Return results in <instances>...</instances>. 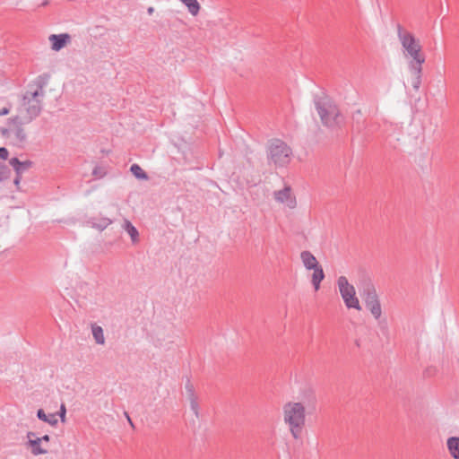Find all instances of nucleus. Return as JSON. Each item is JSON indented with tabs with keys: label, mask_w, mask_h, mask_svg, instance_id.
I'll list each match as a JSON object with an SVG mask.
<instances>
[{
	"label": "nucleus",
	"mask_w": 459,
	"mask_h": 459,
	"mask_svg": "<svg viewBox=\"0 0 459 459\" xmlns=\"http://www.w3.org/2000/svg\"><path fill=\"white\" fill-rule=\"evenodd\" d=\"M315 106L325 126L333 129L343 126L344 117L330 98L327 96L316 98Z\"/></svg>",
	"instance_id": "1"
},
{
	"label": "nucleus",
	"mask_w": 459,
	"mask_h": 459,
	"mask_svg": "<svg viewBox=\"0 0 459 459\" xmlns=\"http://www.w3.org/2000/svg\"><path fill=\"white\" fill-rule=\"evenodd\" d=\"M284 421L295 439L301 437L306 421V409L301 403L289 402L283 406Z\"/></svg>",
	"instance_id": "2"
},
{
	"label": "nucleus",
	"mask_w": 459,
	"mask_h": 459,
	"mask_svg": "<svg viewBox=\"0 0 459 459\" xmlns=\"http://www.w3.org/2000/svg\"><path fill=\"white\" fill-rule=\"evenodd\" d=\"M292 150L282 140L273 139L268 146L267 157L275 166H287L291 160Z\"/></svg>",
	"instance_id": "3"
},
{
	"label": "nucleus",
	"mask_w": 459,
	"mask_h": 459,
	"mask_svg": "<svg viewBox=\"0 0 459 459\" xmlns=\"http://www.w3.org/2000/svg\"><path fill=\"white\" fill-rule=\"evenodd\" d=\"M44 92L40 91H27L21 101V109L26 112L25 122H31L38 117L42 111L41 98Z\"/></svg>",
	"instance_id": "4"
},
{
	"label": "nucleus",
	"mask_w": 459,
	"mask_h": 459,
	"mask_svg": "<svg viewBox=\"0 0 459 459\" xmlns=\"http://www.w3.org/2000/svg\"><path fill=\"white\" fill-rule=\"evenodd\" d=\"M360 295L365 301L366 307L371 312L376 319L381 316L382 309L376 288L371 281L363 282Z\"/></svg>",
	"instance_id": "5"
},
{
	"label": "nucleus",
	"mask_w": 459,
	"mask_h": 459,
	"mask_svg": "<svg viewBox=\"0 0 459 459\" xmlns=\"http://www.w3.org/2000/svg\"><path fill=\"white\" fill-rule=\"evenodd\" d=\"M338 288L344 304L348 308L361 310L359 301L356 297V291L353 285L350 284L345 276H340L337 280Z\"/></svg>",
	"instance_id": "6"
},
{
	"label": "nucleus",
	"mask_w": 459,
	"mask_h": 459,
	"mask_svg": "<svg viewBox=\"0 0 459 459\" xmlns=\"http://www.w3.org/2000/svg\"><path fill=\"white\" fill-rule=\"evenodd\" d=\"M30 122H25V117L14 116L8 118L7 125L10 126L11 134H13L14 139L18 144L27 142V133L24 129V125Z\"/></svg>",
	"instance_id": "7"
},
{
	"label": "nucleus",
	"mask_w": 459,
	"mask_h": 459,
	"mask_svg": "<svg viewBox=\"0 0 459 459\" xmlns=\"http://www.w3.org/2000/svg\"><path fill=\"white\" fill-rule=\"evenodd\" d=\"M397 35L406 54L421 47L419 39L411 32L403 29L401 24H397Z\"/></svg>",
	"instance_id": "8"
},
{
	"label": "nucleus",
	"mask_w": 459,
	"mask_h": 459,
	"mask_svg": "<svg viewBox=\"0 0 459 459\" xmlns=\"http://www.w3.org/2000/svg\"><path fill=\"white\" fill-rule=\"evenodd\" d=\"M405 56L411 58L409 62L411 71H417L418 73L422 71V65L425 63V55L422 52L421 47L411 51V53L405 54Z\"/></svg>",
	"instance_id": "9"
},
{
	"label": "nucleus",
	"mask_w": 459,
	"mask_h": 459,
	"mask_svg": "<svg viewBox=\"0 0 459 459\" xmlns=\"http://www.w3.org/2000/svg\"><path fill=\"white\" fill-rule=\"evenodd\" d=\"M274 198L277 202L287 203L290 208H295L296 199L291 195V187L286 186L283 189L274 192Z\"/></svg>",
	"instance_id": "10"
},
{
	"label": "nucleus",
	"mask_w": 459,
	"mask_h": 459,
	"mask_svg": "<svg viewBox=\"0 0 459 459\" xmlns=\"http://www.w3.org/2000/svg\"><path fill=\"white\" fill-rule=\"evenodd\" d=\"M48 39L51 42V48L59 51L70 42L71 36L67 33L52 34Z\"/></svg>",
	"instance_id": "11"
},
{
	"label": "nucleus",
	"mask_w": 459,
	"mask_h": 459,
	"mask_svg": "<svg viewBox=\"0 0 459 459\" xmlns=\"http://www.w3.org/2000/svg\"><path fill=\"white\" fill-rule=\"evenodd\" d=\"M27 437L29 438L27 445L31 448V454L34 455H44L48 453L47 449L41 447L40 443L41 439H39L36 433L32 431H29L27 433Z\"/></svg>",
	"instance_id": "12"
},
{
	"label": "nucleus",
	"mask_w": 459,
	"mask_h": 459,
	"mask_svg": "<svg viewBox=\"0 0 459 459\" xmlns=\"http://www.w3.org/2000/svg\"><path fill=\"white\" fill-rule=\"evenodd\" d=\"M300 258L303 262L304 266L307 270H312L319 265L316 256L310 251H302L300 254Z\"/></svg>",
	"instance_id": "13"
},
{
	"label": "nucleus",
	"mask_w": 459,
	"mask_h": 459,
	"mask_svg": "<svg viewBox=\"0 0 459 459\" xmlns=\"http://www.w3.org/2000/svg\"><path fill=\"white\" fill-rule=\"evenodd\" d=\"M446 447L453 459H459V437H450L446 440Z\"/></svg>",
	"instance_id": "14"
},
{
	"label": "nucleus",
	"mask_w": 459,
	"mask_h": 459,
	"mask_svg": "<svg viewBox=\"0 0 459 459\" xmlns=\"http://www.w3.org/2000/svg\"><path fill=\"white\" fill-rule=\"evenodd\" d=\"M311 282L315 288V290H318L320 288L321 281L325 279V273L321 265L316 266L313 269Z\"/></svg>",
	"instance_id": "15"
},
{
	"label": "nucleus",
	"mask_w": 459,
	"mask_h": 459,
	"mask_svg": "<svg viewBox=\"0 0 459 459\" xmlns=\"http://www.w3.org/2000/svg\"><path fill=\"white\" fill-rule=\"evenodd\" d=\"M89 222L91 224L92 228H95L99 230H104L108 225L112 223V221L106 217H93L89 221Z\"/></svg>",
	"instance_id": "16"
},
{
	"label": "nucleus",
	"mask_w": 459,
	"mask_h": 459,
	"mask_svg": "<svg viewBox=\"0 0 459 459\" xmlns=\"http://www.w3.org/2000/svg\"><path fill=\"white\" fill-rule=\"evenodd\" d=\"M123 228L130 235L133 243L139 241V232L128 220H124Z\"/></svg>",
	"instance_id": "17"
},
{
	"label": "nucleus",
	"mask_w": 459,
	"mask_h": 459,
	"mask_svg": "<svg viewBox=\"0 0 459 459\" xmlns=\"http://www.w3.org/2000/svg\"><path fill=\"white\" fill-rule=\"evenodd\" d=\"M56 415H57L56 413H52V414L47 415L43 409H39L37 411V417L40 420L47 422V423L50 424L51 426H56L57 424Z\"/></svg>",
	"instance_id": "18"
},
{
	"label": "nucleus",
	"mask_w": 459,
	"mask_h": 459,
	"mask_svg": "<svg viewBox=\"0 0 459 459\" xmlns=\"http://www.w3.org/2000/svg\"><path fill=\"white\" fill-rule=\"evenodd\" d=\"M180 1L187 7L188 12L192 15L195 16L199 13L201 6L197 0H180Z\"/></svg>",
	"instance_id": "19"
},
{
	"label": "nucleus",
	"mask_w": 459,
	"mask_h": 459,
	"mask_svg": "<svg viewBox=\"0 0 459 459\" xmlns=\"http://www.w3.org/2000/svg\"><path fill=\"white\" fill-rule=\"evenodd\" d=\"M362 112L360 109H357L352 114L353 127L358 131L361 132L364 129V121H360Z\"/></svg>",
	"instance_id": "20"
},
{
	"label": "nucleus",
	"mask_w": 459,
	"mask_h": 459,
	"mask_svg": "<svg viewBox=\"0 0 459 459\" xmlns=\"http://www.w3.org/2000/svg\"><path fill=\"white\" fill-rule=\"evenodd\" d=\"M130 171L138 179L147 180L149 178L147 173L138 164H133L130 167Z\"/></svg>",
	"instance_id": "21"
},
{
	"label": "nucleus",
	"mask_w": 459,
	"mask_h": 459,
	"mask_svg": "<svg viewBox=\"0 0 459 459\" xmlns=\"http://www.w3.org/2000/svg\"><path fill=\"white\" fill-rule=\"evenodd\" d=\"M92 334L95 339V342L99 344H104L105 338L103 334V329L99 325L92 326Z\"/></svg>",
	"instance_id": "22"
},
{
	"label": "nucleus",
	"mask_w": 459,
	"mask_h": 459,
	"mask_svg": "<svg viewBox=\"0 0 459 459\" xmlns=\"http://www.w3.org/2000/svg\"><path fill=\"white\" fill-rule=\"evenodd\" d=\"M49 76L48 74L39 75L35 81L34 85H36L37 89L34 91H40L44 92V87L47 85Z\"/></svg>",
	"instance_id": "23"
},
{
	"label": "nucleus",
	"mask_w": 459,
	"mask_h": 459,
	"mask_svg": "<svg viewBox=\"0 0 459 459\" xmlns=\"http://www.w3.org/2000/svg\"><path fill=\"white\" fill-rule=\"evenodd\" d=\"M11 173L12 171L9 167L4 163L0 162V182L9 178Z\"/></svg>",
	"instance_id": "24"
},
{
	"label": "nucleus",
	"mask_w": 459,
	"mask_h": 459,
	"mask_svg": "<svg viewBox=\"0 0 459 459\" xmlns=\"http://www.w3.org/2000/svg\"><path fill=\"white\" fill-rule=\"evenodd\" d=\"M414 74V78L412 81V86L415 89V91H419L420 86L421 84V77H422V71L418 73L417 71H411Z\"/></svg>",
	"instance_id": "25"
},
{
	"label": "nucleus",
	"mask_w": 459,
	"mask_h": 459,
	"mask_svg": "<svg viewBox=\"0 0 459 459\" xmlns=\"http://www.w3.org/2000/svg\"><path fill=\"white\" fill-rule=\"evenodd\" d=\"M197 399H198L197 396H195V397L189 398L188 400L190 402L191 410L193 411L195 415L198 418L199 417V404H198Z\"/></svg>",
	"instance_id": "26"
},
{
	"label": "nucleus",
	"mask_w": 459,
	"mask_h": 459,
	"mask_svg": "<svg viewBox=\"0 0 459 459\" xmlns=\"http://www.w3.org/2000/svg\"><path fill=\"white\" fill-rule=\"evenodd\" d=\"M186 391L188 399L197 396L195 392V387L189 378H187V381L186 383Z\"/></svg>",
	"instance_id": "27"
},
{
	"label": "nucleus",
	"mask_w": 459,
	"mask_h": 459,
	"mask_svg": "<svg viewBox=\"0 0 459 459\" xmlns=\"http://www.w3.org/2000/svg\"><path fill=\"white\" fill-rule=\"evenodd\" d=\"M22 165L21 167H19V170L16 171V174H22L24 171L30 169L33 165V162L30 160H27L25 161H22Z\"/></svg>",
	"instance_id": "28"
},
{
	"label": "nucleus",
	"mask_w": 459,
	"mask_h": 459,
	"mask_svg": "<svg viewBox=\"0 0 459 459\" xmlns=\"http://www.w3.org/2000/svg\"><path fill=\"white\" fill-rule=\"evenodd\" d=\"M9 163L13 168L15 172L18 171L19 170V167H21L22 165V161L18 158H16V157L12 158L9 160Z\"/></svg>",
	"instance_id": "29"
},
{
	"label": "nucleus",
	"mask_w": 459,
	"mask_h": 459,
	"mask_svg": "<svg viewBox=\"0 0 459 459\" xmlns=\"http://www.w3.org/2000/svg\"><path fill=\"white\" fill-rule=\"evenodd\" d=\"M11 109L12 104L10 102H6L5 105L2 108H0V117L8 115Z\"/></svg>",
	"instance_id": "30"
},
{
	"label": "nucleus",
	"mask_w": 459,
	"mask_h": 459,
	"mask_svg": "<svg viewBox=\"0 0 459 459\" xmlns=\"http://www.w3.org/2000/svg\"><path fill=\"white\" fill-rule=\"evenodd\" d=\"M92 174L98 178H102L106 174L102 168L95 167L92 170Z\"/></svg>",
	"instance_id": "31"
},
{
	"label": "nucleus",
	"mask_w": 459,
	"mask_h": 459,
	"mask_svg": "<svg viewBox=\"0 0 459 459\" xmlns=\"http://www.w3.org/2000/svg\"><path fill=\"white\" fill-rule=\"evenodd\" d=\"M65 413H66L65 405L63 403V404H61L60 411L58 412V415L60 416L62 422L65 421Z\"/></svg>",
	"instance_id": "32"
},
{
	"label": "nucleus",
	"mask_w": 459,
	"mask_h": 459,
	"mask_svg": "<svg viewBox=\"0 0 459 459\" xmlns=\"http://www.w3.org/2000/svg\"><path fill=\"white\" fill-rule=\"evenodd\" d=\"M9 152L5 147H0V159L7 160Z\"/></svg>",
	"instance_id": "33"
},
{
	"label": "nucleus",
	"mask_w": 459,
	"mask_h": 459,
	"mask_svg": "<svg viewBox=\"0 0 459 459\" xmlns=\"http://www.w3.org/2000/svg\"><path fill=\"white\" fill-rule=\"evenodd\" d=\"M21 179H22V174H16V177L13 180V184L15 185V186L17 187L18 190H20Z\"/></svg>",
	"instance_id": "34"
},
{
	"label": "nucleus",
	"mask_w": 459,
	"mask_h": 459,
	"mask_svg": "<svg viewBox=\"0 0 459 459\" xmlns=\"http://www.w3.org/2000/svg\"><path fill=\"white\" fill-rule=\"evenodd\" d=\"M1 133L3 135H6L8 134L9 133H11V130H10V126H8V128H3L1 129Z\"/></svg>",
	"instance_id": "35"
},
{
	"label": "nucleus",
	"mask_w": 459,
	"mask_h": 459,
	"mask_svg": "<svg viewBox=\"0 0 459 459\" xmlns=\"http://www.w3.org/2000/svg\"><path fill=\"white\" fill-rule=\"evenodd\" d=\"M39 438L41 439V441H45V442H48L50 440V437L48 435H44L43 437H39Z\"/></svg>",
	"instance_id": "36"
},
{
	"label": "nucleus",
	"mask_w": 459,
	"mask_h": 459,
	"mask_svg": "<svg viewBox=\"0 0 459 459\" xmlns=\"http://www.w3.org/2000/svg\"><path fill=\"white\" fill-rule=\"evenodd\" d=\"M48 4H49V1L48 0H45V1H43L41 3L40 6L45 7V6L48 5Z\"/></svg>",
	"instance_id": "37"
},
{
	"label": "nucleus",
	"mask_w": 459,
	"mask_h": 459,
	"mask_svg": "<svg viewBox=\"0 0 459 459\" xmlns=\"http://www.w3.org/2000/svg\"><path fill=\"white\" fill-rule=\"evenodd\" d=\"M147 11L149 14H152L153 13V7H149Z\"/></svg>",
	"instance_id": "38"
},
{
	"label": "nucleus",
	"mask_w": 459,
	"mask_h": 459,
	"mask_svg": "<svg viewBox=\"0 0 459 459\" xmlns=\"http://www.w3.org/2000/svg\"><path fill=\"white\" fill-rule=\"evenodd\" d=\"M127 420H128V423H130V425H131L132 427H134V424H133V421H132L131 418H130V419H128Z\"/></svg>",
	"instance_id": "39"
},
{
	"label": "nucleus",
	"mask_w": 459,
	"mask_h": 459,
	"mask_svg": "<svg viewBox=\"0 0 459 459\" xmlns=\"http://www.w3.org/2000/svg\"><path fill=\"white\" fill-rule=\"evenodd\" d=\"M125 416H126V418L127 420H128V419H130V417H129V415H128V413H127L126 411H125Z\"/></svg>",
	"instance_id": "40"
},
{
	"label": "nucleus",
	"mask_w": 459,
	"mask_h": 459,
	"mask_svg": "<svg viewBox=\"0 0 459 459\" xmlns=\"http://www.w3.org/2000/svg\"><path fill=\"white\" fill-rule=\"evenodd\" d=\"M356 345L359 346V341H356Z\"/></svg>",
	"instance_id": "41"
}]
</instances>
